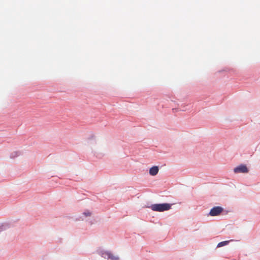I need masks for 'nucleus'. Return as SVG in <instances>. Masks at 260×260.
Listing matches in <instances>:
<instances>
[{"label":"nucleus","instance_id":"nucleus-8","mask_svg":"<svg viewBox=\"0 0 260 260\" xmlns=\"http://www.w3.org/2000/svg\"><path fill=\"white\" fill-rule=\"evenodd\" d=\"M15 153L16 154V155L15 156H17L18 155V152H15Z\"/></svg>","mask_w":260,"mask_h":260},{"label":"nucleus","instance_id":"nucleus-5","mask_svg":"<svg viewBox=\"0 0 260 260\" xmlns=\"http://www.w3.org/2000/svg\"><path fill=\"white\" fill-rule=\"evenodd\" d=\"M105 254L106 255L108 258L110 259L111 260H118L119 257L115 255L114 254L110 252L107 251L105 253Z\"/></svg>","mask_w":260,"mask_h":260},{"label":"nucleus","instance_id":"nucleus-2","mask_svg":"<svg viewBox=\"0 0 260 260\" xmlns=\"http://www.w3.org/2000/svg\"><path fill=\"white\" fill-rule=\"evenodd\" d=\"M223 209L219 206L213 207L211 209L209 215L211 216H218L223 211Z\"/></svg>","mask_w":260,"mask_h":260},{"label":"nucleus","instance_id":"nucleus-7","mask_svg":"<svg viewBox=\"0 0 260 260\" xmlns=\"http://www.w3.org/2000/svg\"><path fill=\"white\" fill-rule=\"evenodd\" d=\"M86 216H90L91 214V212L89 211H86L84 212L83 213Z\"/></svg>","mask_w":260,"mask_h":260},{"label":"nucleus","instance_id":"nucleus-6","mask_svg":"<svg viewBox=\"0 0 260 260\" xmlns=\"http://www.w3.org/2000/svg\"><path fill=\"white\" fill-rule=\"evenodd\" d=\"M231 241V240H229V241H222V242H219L217 245V247H222L223 246L226 245L229 243V242Z\"/></svg>","mask_w":260,"mask_h":260},{"label":"nucleus","instance_id":"nucleus-1","mask_svg":"<svg viewBox=\"0 0 260 260\" xmlns=\"http://www.w3.org/2000/svg\"><path fill=\"white\" fill-rule=\"evenodd\" d=\"M171 207V205L168 203L156 204L152 205L151 209L154 211L163 212L169 210Z\"/></svg>","mask_w":260,"mask_h":260},{"label":"nucleus","instance_id":"nucleus-3","mask_svg":"<svg viewBox=\"0 0 260 260\" xmlns=\"http://www.w3.org/2000/svg\"><path fill=\"white\" fill-rule=\"evenodd\" d=\"M234 172L235 173H246L248 172V169L244 165H240L234 169Z\"/></svg>","mask_w":260,"mask_h":260},{"label":"nucleus","instance_id":"nucleus-4","mask_svg":"<svg viewBox=\"0 0 260 260\" xmlns=\"http://www.w3.org/2000/svg\"><path fill=\"white\" fill-rule=\"evenodd\" d=\"M158 171L159 169L157 166H153L150 169L149 174L152 176H155L158 173Z\"/></svg>","mask_w":260,"mask_h":260}]
</instances>
